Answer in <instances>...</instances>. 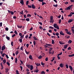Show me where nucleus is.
Returning <instances> with one entry per match:
<instances>
[{"label":"nucleus","mask_w":74,"mask_h":74,"mask_svg":"<svg viewBox=\"0 0 74 74\" xmlns=\"http://www.w3.org/2000/svg\"><path fill=\"white\" fill-rule=\"evenodd\" d=\"M52 49V48H51L49 49V54H51V53L52 54V55H53V54L54 53V51H51Z\"/></svg>","instance_id":"nucleus-1"},{"label":"nucleus","mask_w":74,"mask_h":74,"mask_svg":"<svg viewBox=\"0 0 74 74\" xmlns=\"http://www.w3.org/2000/svg\"><path fill=\"white\" fill-rule=\"evenodd\" d=\"M53 27L59 30V26L57 25V23H55L53 25Z\"/></svg>","instance_id":"nucleus-2"},{"label":"nucleus","mask_w":74,"mask_h":74,"mask_svg":"<svg viewBox=\"0 0 74 74\" xmlns=\"http://www.w3.org/2000/svg\"><path fill=\"white\" fill-rule=\"evenodd\" d=\"M27 67H28V68H30L31 67L30 69L31 70H33V65H31V66L29 65H27Z\"/></svg>","instance_id":"nucleus-3"},{"label":"nucleus","mask_w":74,"mask_h":74,"mask_svg":"<svg viewBox=\"0 0 74 74\" xmlns=\"http://www.w3.org/2000/svg\"><path fill=\"white\" fill-rule=\"evenodd\" d=\"M60 34L62 36H64V34L63 32L62 31L60 32Z\"/></svg>","instance_id":"nucleus-4"},{"label":"nucleus","mask_w":74,"mask_h":74,"mask_svg":"<svg viewBox=\"0 0 74 74\" xmlns=\"http://www.w3.org/2000/svg\"><path fill=\"white\" fill-rule=\"evenodd\" d=\"M65 38L66 39H68L70 38V36H69V35H66L65 36Z\"/></svg>","instance_id":"nucleus-5"},{"label":"nucleus","mask_w":74,"mask_h":74,"mask_svg":"<svg viewBox=\"0 0 74 74\" xmlns=\"http://www.w3.org/2000/svg\"><path fill=\"white\" fill-rule=\"evenodd\" d=\"M5 45H4L3 46L2 48H1V50L2 51H4V49H5Z\"/></svg>","instance_id":"nucleus-6"},{"label":"nucleus","mask_w":74,"mask_h":74,"mask_svg":"<svg viewBox=\"0 0 74 74\" xmlns=\"http://www.w3.org/2000/svg\"><path fill=\"white\" fill-rule=\"evenodd\" d=\"M69 69H70V70L71 71H73V67H72V66L70 65L69 66Z\"/></svg>","instance_id":"nucleus-7"},{"label":"nucleus","mask_w":74,"mask_h":74,"mask_svg":"<svg viewBox=\"0 0 74 74\" xmlns=\"http://www.w3.org/2000/svg\"><path fill=\"white\" fill-rule=\"evenodd\" d=\"M20 3H21V4H22V5H23V4H24V3L23 2V0H20Z\"/></svg>","instance_id":"nucleus-8"},{"label":"nucleus","mask_w":74,"mask_h":74,"mask_svg":"<svg viewBox=\"0 0 74 74\" xmlns=\"http://www.w3.org/2000/svg\"><path fill=\"white\" fill-rule=\"evenodd\" d=\"M29 58L30 59H31V60H32V59H33V57H32V56L31 55L29 56Z\"/></svg>","instance_id":"nucleus-9"},{"label":"nucleus","mask_w":74,"mask_h":74,"mask_svg":"<svg viewBox=\"0 0 74 74\" xmlns=\"http://www.w3.org/2000/svg\"><path fill=\"white\" fill-rule=\"evenodd\" d=\"M32 7L33 9H35L36 8V7H35V5H34V4H32Z\"/></svg>","instance_id":"nucleus-10"},{"label":"nucleus","mask_w":74,"mask_h":74,"mask_svg":"<svg viewBox=\"0 0 74 74\" xmlns=\"http://www.w3.org/2000/svg\"><path fill=\"white\" fill-rule=\"evenodd\" d=\"M59 44H60L61 45H63V44H64V43H63L60 41L59 42Z\"/></svg>","instance_id":"nucleus-11"},{"label":"nucleus","mask_w":74,"mask_h":74,"mask_svg":"<svg viewBox=\"0 0 74 74\" xmlns=\"http://www.w3.org/2000/svg\"><path fill=\"white\" fill-rule=\"evenodd\" d=\"M35 64L37 66H41V64H40L38 63H35Z\"/></svg>","instance_id":"nucleus-12"},{"label":"nucleus","mask_w":74,"mask_h":74,"mask_svg":"<svg viewBox=\"0 0 74 74\" xmlns=\"http://www.w3.org/2000/svg\"><path fill=\"white\" fill-rule=\"evenodd\" d=\"M73 22V20L72 19H70L68 21V23H70V22Z\"/></svg>","instance_id":"nucleus-13"},{"label":"nucleus","mask_w":74,"mask_h":74,"mask_svg":"<svg viewBox=\"0 0 74 74\" xmlns=\"http://www.w3.org/2000/svg\"><path fill=\"white\" fill-rule=\"evenodd\" d=\"M45 45H47L48 47H52V45L50 44H47V43L45 44Z\"/></svg>","instance_id":"nucleus-14"},{"label":"nucleus","mask_w":74,"mask_h":74,"mask_svg":"<svg viewBox=\"0 0 74 74\" xmlns=\"http://www.w3.org/2000/svg\"><path fill=\"white\" fill-rule=\"evenodd\" d=\"M63 64H62V63L60 64V67H63Z\"/></svg>","instance_id":"nucleus-15"},{"label":"nucleus","mask_w":74,"mask_h":74,"mask_svg":"<svg viewBox=\"0 0 74 74\" xmlns=\"http://www.w3.org/2000/svg\"><path fill=\"white\" fill-rule=\"evenodd\" d=\"M33 38H34V40H36V41L38 39L35 36H34L33 37Z\"/></svg>","instance_id":"nucleus-16"},{"label":"nucleus","mask_w":74,"mask_h":74,"mask_svg":"<svg viewBox=\"0 0 74 74\" xmlns=\"http://www.w3.org/2000/svg\"><path fill=\"white\" fill-rule=\"evenodd\" d=\"M6 39H7L8 40H9L10 39V38L8 36H6Z\"/></svg>","instance_id":"nucleus-17"},{"label":"nucleus","mask_w":74,"mask_h":74,"mask_svg":"<svg viewBox=\"0 0 74 74\" xmlns=\"http://www.w3.org/2000/svg\"><path fill=\"white\" fill-rule=\"evenodd\" d=\"M67 45H65L64 46V49H66V48H67Z\"/></svg>","instance_id":"nucleus-18"},{"label":"nucleus","mask_w":74,"mask_h":74,"mask_svg":"<svg viewBox=\"0 0 74 74\" xmlns=\"http://www.w3.org/2000/svg\"><path fill=\"white\" fill-rule=\"evenodd\" d=\"M17 62H18V59H17L16 58H15V62L16 63H17Z\"/></svg>","instance_id":"nucleus-19"},{"label":"nucleus","mask_w":74,"mask_h":74,"mask_svg":"<svg viewBox=\"0 0 74 74\" xmlns=\"http://www.w3.org/2000/svg\"><path fill=\"white\" fill-rule=\"evenodd\" d=\"M39 71V70L38 69H36L35 70L34 72H35V73H38V72Z\"/></svg>","instance_id":"nucleus-20"},{"label":"nucleus","mask_w":74,"mask_h":74,"mask_svg":"<svg viewBox=\"0 0 74 74\" xmlns=\"http://www.w3.org/2000/svg\"><path fill=\"white\" fill-rule=\"evenodd\" d=\"M68 42L69 44H71V42H72V40H69V41H68Z\"/></svg>","instance_id":"nucleus-21"},{"label":"nucleus","mask_w":74,"mask_h":74,"mask_svg":"<svg viewBox=\"0 0 74 74\" xmlns=\"http://www.w3.org/2000/svg\"><path fill=\"white\" fill-rule=\"evenodd\" d=\"M40 74H45V72L44 71H42L41 73Z\"/></svg>","instance_id":"nucleus-22"},{"label":"nucleus","mask_w":74,"mask_h":74,"mask_svg":"<svg viewBox=\"0 0 74 74\" xmlns=\"http://www.w3.org/2000/svg\"><path fill=\"white\" fill-rule=\"evenodd\" d=\"M69 57H73V56H74V54H73L71 55H69Z\"/></svg>","instance_id":"nucleus-23"},{"label":"nucleus","mask_w":74,"mask_h":74,"mask_svg":"<svg viewBox=\"0 0 74 74\" xmlns=\"http://www.w3.org/2000/svg\"><path fill=\"white\" fill-rule=\"evenodd\" d=\"M27 17H31V15H30V14H27Z\"/></svg>","instance_id":"nucleus-24"},{"label":"nucleus","mask_w":74,"mask_h":74,"mask_svg":"<svg viewBox=\"0 0 74 74\" xmlns=\"http://www.w3.org/2000/svg\"><path fill=\"white\" fill-rule=\"evenodd\" d=\"M26 21H27L28 22H29V21H30V19L29 18H26Z\"/></svg>","instance_id":"nucleus-25"},{"label":"nucleus","mask_w":74,"mask_h":74,"mask_svg":"<svg viewBox=\"0 0 74 74\" xmlns=\"http://www.w3.org/2000/svg\"><path fill=\"white\" fill-rule=\"evenodd\" d=\"M67 34H69V35H71V33H70V32H68L67 33H66Z\"/></svg>","instance_id":"nucleus-26"},{"label":"nucleus","mask_w":74,"mask_h":74,"mask_svg":"<svg viewBox=\"0 0 74 74\" xmlns=\"http://www.w3.org/2000/svg\"><path fill=\"white\" fill-rule=\"evenodd\" d=\"M54 43H55V42H54V40H52L51 43L52 44H54Z\"/></svg>","instance_id":"nucleus-27"},{"label":"nucleus","mask_w":74,"mask_h":74,"mask_svg":"<svg viewBox=\"0 0 74 74\" xmlns=\"http://www.w3.org/2000/svg\"><path fill=\"white\" fill-rule=\"evenodd\" d=\"M66 10H70V8L69 7H68L66 9Z\"/></svg>","instance_id":"nucleus-28"},{"label":"nucleus","mask_w":74,"mask_h":74,"mask_svg":"<svg viewBox=\"0 0 74 74\" xmlns=\"http://www.w3.org/2000/svg\"><path fill=\"white\" fill-rule=\"evenodd\" d=\"M19 41H20V42H22V39L21 38L19 39Z\"/></svg>","instance_id":"nucleus-29"},{"label":"nucleus","mask_w":74,"mask_h":74,"mask_svg":"<svg viewBox=\"0 0 74 74\" xmlns=\"http://www.w3.org/2000/svg\"><path fill=\"white\" fill-rule=\"evenodd\" d=\"M65 67L66 69H69V65L68 64H66L65 65Z\"/></svg>","instance_id":"nucleus-30"},{"label":"nucleus","mask_w":74,"mask_h":74,"mask_svg":"<svg viewBox=\"0 0 74 74\" xmlns=\"http://www.w3.org/2000/svg\"><path fill=\"white\" fill-rule=\"evenodd\" d=\"M53 7H56V8H57V7H58V4L56 5H53Z\"/></svg>","instance_id":"nucleus-31"},{"label":"nucleus","mask_w":74,"mask_h":74,"mask_svg":"<svg viewBox=\"0 0 74 74\" xmlns=\"http://www.w3.org/2000/svg\"><path fill=\"white\" fill-rule=\"evenodd\" d=\"M24 35H23L22 36H21L20 38L21 39H23V38Z\"/></svg>","instance_id":"nucleus-32"},{"label":"nucleus","mask_w":74,"mask_h":74,"mask_svg":"<svg viewBox=\"0 0 74 74\" xmlns=\"http://www.w3.org/2000/svg\"><path fill=\"white\" fill-rule=\"evenodd\" d=\"M42 56H41V55H40L39 57H38V59H41L42 58Z\"/></svg>","instance_id":"nucleus-33"},{"label":"nucleus","mask_w":74,"mask_h":74,"mask_svg":"<svg viewBox=\"0 0 74 74\" xmlns=\"http://www.w3.org/2000/svg\"><path fill=\"white\" fill-rule=\"evenodd\" d=\"M18 28H22V25L20 26H19L18 25L17 26Z\"/></svg>","instance_id":"nucleus-34"},{"label":"nucleus","mask_w":74,"mask_h":74,"mask_svg":"<svg viewBox=\"0 0 74 74\" xmlns=\"http://www.w3.org/2000/svg\"><path fill=\"white\" fill-rule=\"evenodd\" d=\"M3 62L4 63H6V60L5 59L3 60Z\"/></svg>","instance_id":"nucleus-35"},{"label":"nucleus","mask_w":74,"mask_h":74,"mask_svg":"<svg viewBox=\"0 0 74 74\" xmlns=\"http://www.w3.org/2000/svg\"><path fill=\"white\" fill-rule=\"evenodd\" d=\"M14 33L18 35V33H17V31H16L15 30L14 32Z\"/></svg>","instance_id":"nucleus-36"},{"label":"nucleus","mask_w":74,"mask_h":74,"mask_svg":"<svg viewBox=\"0 0 74 74\" xmlns=\"http://www.w3.org/2000/svg\"><path fill=\"white\" fill-rule=\"evenodd\" d=\"M18 53H19V51H17L15 52L16 55H17L18 54Z\"/></svg>","instance_id":"nucleus-37"},{"label":"nucleus","mask_w":74,"mask_h":74,"mask_svg":"<svg viewBox=\"0 0 74 74\" xmlns=\"http://www.w3.org/2000/svg\"><path fill=\"white\" fill-rule=\"evenodd\" d=\"M55 34L57 36H58L59 35V33H56Z\"/></svg>","instance_id":"nucleus-38"},{"label":"nucleus","mask_w":74,"mask_h":74,"mask_svg":"<svg viewBox=\"0 0 74 74\" xmlns=\"http://www.w3.org/2000/svg\"><path fill=\"white\" fill-rule=\"evenodd\" d=\"M49 29H54V27H53L52 26H50L49 28Z\"/></svg>","instance_id":"nucleus-39"},{"label":"nucleus","mask_w":74,"mask_h":74,"mask_svg":"<svg viewBox=\"0 0 74 74\" xmlns=\"http://www.w3.org/2000/svg\"><path fill=\"white\" fill-rule=\"evenodd\" d=\"M29 1H27L26 2V5H28V4H29Z\"/></svg>","instance_id":"nucleus-40"},{"label":"nucleus","mask_w":74,"mask_h":74,"mask_svg":"<svg viewBox=\"0 0 74 74\" xmlns=\"http://www.w3.org/2000/svg\"><path fill=\"white\" fill-rule=\"evenodd\" d=\"M72 14L71 13H70L68 15V16H70L71 17V16H72Z\"/></svg>","instance_id":"nucleus-41"},{"label":"nucleus","mask_w":74,"mask_h":74,"mask_svg":"<svg viewBox=\"0 0 74 74\" xmlns=\"http://www.w3.org/2000/svg\"><path fill=\"white\" fill-rule=\"evenodd\" d=\"M25 53H26V54H29V52H27V51H26V49L25 50Z\"/></svg>","instance_id":"nucleus-42"},{"label":"nucleus","mask_w":74,"mask_h":74,"mask_svg":"<svg viewBox=\"0 0 74 74\" xmlns=\"http://www.w3.org/2000/svg\"><path fill=\"white\" fill-rule=\"evenodd\" d=\"M13 43H14L13 42H11V45L12 47H13V46H14V45H13Z\"/></svg>","instance_id":"nucleus-43"},{"label":"nucleus","mask_w":74,"mask_h":74,"mask_svg":"<svg viewBox=\"0 0 74 74\" xmlns=\"http://www.w3.org/2000/svg\"><path fill=\"white\" fill-rule=\"evenodd\" d=\"M6 64L9 66H10V64L9 63V62H6Z\"/></svg>","instance_id":"nucleus-44"},{"label":"nucleus","mask_w":74,"mask_h":74,"mask_svg":"<svg viewBox=\"0 0 74 74\" xmlns=\"http://www.w3.org/2000/svg\"><path fill=\"white\" fill-rule=\"evenodd\" d=\"M50 22V23H53V20H51Z\"/></svg>","instance_id":"nucleus-45"},{"label":"nucleus","mask_w":74,"mask_h":74,"mask_svg":"<svg viewBox=\"0 0 74 74\" xmlns=\"http://www.w3.org/2000/svg\"><path fill=\"white\" fill-rule=\"evenodd\" d=\"M20 67L21 69V70L22 71L23 69V67L22 66H20Z\"/></svg>","instance_id":"nucleus-46"},{"label":"nucleus","mask_w":74,"mask_h":74,"mask_svg":"<svg viewBox=\"0 0 74 74\" xmlns=\"http://www.w3.org/2000/svg\"><path fill=\"white\" fill-rule=\"evenodd\" d=\"M10 14H11L12 15H13L14 14V12H12V11H11L10 12Z\"/></svg>","instance_id":"nucleus-47"},{"label":"nucleus","mask_w":74,"mask_h":74,"mask_svg":"<svg viewBox=\"0 0 74 74\" xmlns=\"http://www.w3.org/2000/svg\"><path fill=\"white\" fill-rule=\"evenodd\" d=\"M15 36H16V35L15 34H14L12 36V38H14V37Z\"/></svg>","instance_id":"nucleus-48"},{"label":"nucleus","mask_w":74,"mask_h":74,"mask_svg":"<svg viewBox=\"0 0 74 74\" xmlns=\"http://www.w3.org/2000/svg\"><path fill=\"white\" fill-rule=\"evenodd\" d=\"M41 64L42 66H44L45 65V63H43L42 62H41Z\"/></svg>","instance_id":"nucleus-49"},{"label":"nucleus","mask_w":74,"mask_h":74,"mask_svg":"<svg viewBox=\"0 0 74 74\" xmlns=\"http://www.w3.org/2000/svg\"><path fill=\"white\" fill-rule=\"evenodd\" d=\"M5 55L6 56V58H7V59H8V58H9V57H8V55L6 54H5Z\"/></svg>","instance_id":"nucleus-50"},{"label":"nucleus","mask_w":74,"mask_h":74,"mask_svg":"<svg viewBox=\"0 0 74 74\" xmlns=\"http://www.w3.org/2000/svg\"><path fill=\"white\" fill-rule=\"evenodd\" d=\"M33 43L34 45H36V42L35 40H34L33 42Z\"/></svg>","instance_id":"nucleus-51"},{"label":"nucleus","mask_w":74,"mask_h":74,"mask_svg":"<svg viewBox=\"0 0 74 74\" xmlns=\"http://www.w3.org/2000/svg\"><path fill=\"white\" fill-rule=\"evenodd\" d=\"M48 57H47L45 59V60L46 61H48Z\"/></svg>","instance_id":"nucleus-52"},{"label":"nucleus","mask_w":74,"mask_h":74,"mask_svg":"<svg viewBox=\"0 0 74 74\" xmlns=\"http://www.w3.org/2000/svg\"><path fill=\"white\" fill-rule=\"evenodd\" d=\"M5 54L4 53L2 54V57H4V56H5Z\"/></svg>","instance_id":"nucleus-53"},{"label":"nucleus","mask_w":74,"mask_h":74,"mask_svg":"<svg viewBox=\"0 0 74 74\" xmlns=\"http://www.w3.org/2000/svg\"><path fill=\"white\" fill-rule=\"evenodd\" d=\"M57 58L58 60H60V58L59 57V56H57Z\"/></svg>","instance_id":"nucleus-54"},{"label":"nucleus","mask_w":74,"mask_h":74,"mask_svg":"<svg viewBox=\"0 0 74 74\" xmlns=\"http://www.w3.org/2000/svg\"><path fill=\"white\" fill-rule=\"evenodd\" d=\"M50 20H53V16H51L50 17Z\"/></svg>","instance_id":"nucleus-55"},{"label":"nucleus","mask_w":74,"mask_h":74,"mask_svg":"<svg viewBox=\"0 0 74 74\" xmlns=\"http://www.w3.org/2000/svg\"><path fill=\"white\" fill-rule=\"evenodd\" d=\"M16 74H19V71L17 70H16Z\"/></svg>","instance_id":"nucleus-56"},{"label":"nucleus","mask_w":74,"mask_h":74,"mask_svg":"<svg viewBox=\"0 0 74 74\" xmlns=\"http://www.w3.org/2000/svg\"><path fill=\"white\" fill-rule=\"evenodd\" d=\"M62 54V52H61L60 54H58V56H59V55H61Z\"/></svg>","instance_id":"nucleus-57"},{"label":"nucleus","mask_w":74,"mask_h":74,"mask_svg":"<svg viewBox=\"0 0 74 74\" xmlns=\"http://www.w3.org/2000/svg\"><path fill=\"white\" fill-rule=\"evenodd\" d=\"M61 19H60V20L59 21V24H60V23H61Z\"/></svg>","instance_id":"nucleus-58"},{"label":"nucleus","mask_w":74,"mask_h":74,"mask_svg":"<svg viewBox=\"0 0 74 74\" xmlns=\"http://www.w3.org/2000/svg\"><path fill=\"white\" fill-rule=\"evenodd\" d=\"M65 32H66V33L68 32V29H65Z\"/></svg>","instance_id":"nucleus-59"},{"label":"nucleus","mask_w":74,"mask_h":74,"mask_svg":"<svg viewBox=\"0 0 74 74\" xmlns=\"http://www.w3.org/2000/svg\"><path fill=\"white\" fill-rule=\"evenodd\" d=\"M28 8H32V5H28Z\"/></svg>","instance_id":"nucleus-60"},{"label":"nucleus","mask_w":74,"mask_h":74,"mask_svg":"<svg viewBox=\"0 0 74 74\" xmlns=\"http://www.w3.org/2000/svg\"><path fill=\"white\" fill-rule=\"evenodd\" d=\"M68 50H70V49H71V48L70 47H69L68 49Z\"/></svg>","instance_id":"nucleus-61"},{"label":"nucleus","mask_w":74,"mask_h":74,"mask_svg":"<svg viewBox=\"0 0 74 74\" xmlns=\"http://www.w3.org/2000/svg\"><path fill=\"white\" fill-rule=\"evenodd\" d=\"M5 30L6 31H8V28L6 27L5 28Z\"/></svg>","instance_id":"nucleus-62"},{"label":"nucleus","mask_w":74,"mask_h":74,"mask_svg":"<svg viewBox=\"0 0 74 74\" xmlns=\"http://www.w3.org/2000/svg\"><path fill=\"white\" fill-rule=\"evenodd\" d=\"M20 13L21 14H23V11H21L20 12Z\"/></svg>","instance_id":"nucleus-63"},{"label":"nucleus","mask_w":74,"mask_h":74,"mask_svg":"<svg viewBox=\"0 0 74 74\" xmlns=\"http://www.w3.org/2000/svg\"><path fill=\"white\" fill-rule=\"evenodd\" d=\"M73 33L74 34V29H71Z\"/></svg>","instance_id":"nucleus-64"}]
</instances>
